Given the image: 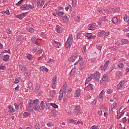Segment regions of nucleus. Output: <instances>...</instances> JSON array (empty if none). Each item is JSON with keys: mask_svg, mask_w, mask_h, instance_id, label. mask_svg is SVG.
Here are the masks:
<instances>
[{"mask_svg": "<svg viewBox=\"0 0 129 129\" xmlns=\"http://www.w3.org/2000/svg\"><path fill=\"white\" fill-rule=\"evenodd\" d=\"M71 38L69 37L66 42V48L67 49H68V48H70L71 47Z\"/></svg>", "mask_w": 129, "mask_h": 129, "instance_id": "4", "label": "nucleus"}, {"mask_svg": "<svg viewBox=\"0 0 129 129\" xmlns=\"http://www.w3.org/2000/svg\"><path fill=\"white\" fill-rule=\"evenodd\" d=\"M101 22H105L106 21V17L105 16L103 18L101 19Z\"/></svg>", "mask_w": 129, "mask_h": 129, "instance_id": "59", "label": "nucleus"}, {"mask_svg": "<svg viewBox=\"0 0 129 129\" xmlns=\"http://www.w3.org/2000/svg\"><path fill=\"white\" fill-rule=\"evenodd\" d=\"M14 106H15V108H16V109H19L20 106L18 104H17L16 103H15Z\"/></svg>", "mask_w": 129, "mask_h": 129, "instance_id": "51", "label": "nucleus"}, {"mask_svg": "<svg viewBox=\"0 0 129 129\" xmlns=\"http://www.w3.org/2000/svg\"><path fill=\"white\" fill-rule=\"evenodd\" d=\"M40 107L41 109L45 108V105H44V101H42L40 103Z\"/></svg>", "mask_w": 129, "mask_h": 129, "instance_id": "35", "label": "nucleus"}, {"mask_svg": "<svg viewBox=\"0 0 129 129\" xmlns=\"http://www.w3.org/2000/svg\"><path fill=\"white\" fill-rule=\"evenodd\" d=\"M40 71H42V72H44V71H45V72H48V71H49V70L44 66L41 67L40 69Z\"/></svg>", "mask_w": 129, "mask_h": 129, "instance_id": "23", "label": "nucleus"}, {"mask_svg": "<svg viewBox=\"0 0 129 129\" xmlns=\"http://www.w3.org/2000/svg\"><path fill=\"white\" fill-rule=\"evenodd\" d=\"M74 112L76 114H80V113H81V109L80 106H76L74 109Z\"/></svg>", "mask_w": 129, "mask_h": 129, "instance_id": "5", "label": "nucleus"}, {"mask_svg": "<svg viewBox=\"0 0 129 129\" xmlns=\"http://www.w3.org/2000/svg\"><path fill=\"white\" fill-rule=\"evenodd\" d=\"M27 14H28V13H23L21 14L18 15L16 16V18H18V19H22L25 17V16H26Z\"/></svg>", "mask_w": 129, "mask_h": 129, "instance_id": "12", "label": "nucleus"}, {"mask_svg": "<svg viewBox=\"0 0 129 129\" xmlns=\"http://www.w3.org/2000/svg\"><path fill=\"white\" fill-rule=\"evenodd\" d=\"M27 59H28V60H31V58H32V55L30 54H27Z\"/></svg>", "mask_w": 129, "mask_h": 129, "instance_id": "49", "label": "nucleus"}, {"mask_svg": "<svg viewBox=\"0 0 129 129\" xmlns=\"http://www.w3.org/2000/svg\"><path fill=\"white\" fill-rule=\"evenodd\" d=\"M20 81L18 79V78L15 79V81H14L15 84H17V83H19Z\"/></svg>", "mask_w": 129, "mask_h": 129, "instance_id": "57", "label": "nucleus"}, {"mask_svg": "<svg viewBox=\"0 0 129 129\" xmlns=\"http://www.w3.org/2000/svg\"><path fill=\"white\" fill-rule=\"evenodd\" d=\"M124 114V111H122L120 113V115L118 116V115H117V118H120V117H121V116H122V115H123Z\"/></svg>", "mask_w": 129, "mask_h": 129, "instance_id": "39", "label": "nucleus"}, {"mask_svg": "<svg viewBox=\"0 0 129 129\" xmlns=\"http://www.w3.org/2000/svg\"><path fill=\"white\" fill-rule=\"evenodd\" d=\"M20 9L22 11H29V7H28V5H27L21 6Z\"/></svg>", "mask_w": 129, "mask_h": 129, "instance_id": "13", "label": "nucleus"}, {"mask_svg": "<svg viewBox=\"0 0 129 129\" xmlns=\"http://www.w3.org/2000/svg\"><path fill=\"white\" fill-rule=\"evenodd\" d=\"M56 79H57V77L54 76L52 80L51 85H55L56 84Z\"/></svg>", "mask_w": 129, "mask_h": 129, "instance_id": "30", "label": "nucleus"}, {"mask_svg": "<svg viewBox=\"0 0 129 129\" xmlns=\"http://www.w3.org/2000/svg\"><path fill=\"white\" fill-rule=\"evenodd\" d=\"M39 101L38 99H36L33 101L31 100L29 103V107H30V108H32V106H33L34 104H37V103H39Z\"/></svg>", "mask_w": 129, "mask_h": 129, "instance_id": "3", "label": "nucleus"}, {"mask_svg": "<svg viewBox=\"0 0 129 129\" xmlns=\"http://www.w3.org/2000/svg\"><path fill=\"white\" fill-rule=\"evenodd\" d=\"M50 105L51 106H53L54 108H58V105L55 104V103H51Z\"/></svg>", "mask_w": 129, "mask_h": 129, "instance_id": "37", "label": "nucleus"}, {"mask_svg": "<svg viewBox=\"0 0 129 129\" xmlns=\"http://www.w3.org/2000/svg\"><path fill=\"white\" fill-rule=\"evenodd\" d=\"M58 16H59V17H60V18H62V17L63 16V15H64V13L63 12H58L57 13Z\"/></svg>", "mask_w": 129, "mask_h": 129, "instance_id": "43", "label": "nucleus"}, {"mask_svg": "<svg viewBox=\"0 0 129 129\" xmlns=\"http://www.w3.org/2000/svg\"><path fill=\"white\" fill-rule=\"evenodd\" d=\"M82 53H86V47H84L82 49Z\"/></svg>", "mask_w": 129, "mask_h": 129, "instance_id": "55", "label": "nucleus"}, {"mask_svg": "<svg viewBox=\"0 0 129 129\" xmlns=\"http://www.w3.org/2000/svg\"><path fill=\"white\" fill-rule=\"evenodd\" d=\"M80 61H83V58L82 57H80L79 58V59H78V61H77L75 63L74 65H77L78 64V63L80 62Z\"/></svg>", "mask_w": 129, "mask_h": 129, "instance_id": "33", "label": "nucleus"}, {"mask_svg": "<svg viewBox=\"0 0 129 129\" xmlns=\"http://www.w3.org/2000/svg\"><path fill=\"white\" fill-rule=\"evenodd\" d=\"M108 35H109V32L108 31L105 32V31L102 30L98 33L99 37H101V36H108Z\"/></svg>", "mask_w": 129, "mask_h": 129, "instance_id": "6", "label": "nucleus"}, {"mask_svg": "<svg viewBox=\"0 0 129 129\" xmlns=\"http://www.w3.org/2000/svg\"><path fill=\"white\" fill-rule=\"evenodd\" d=\"M41 128V125H40V123H36L33 128V129H40Z\"/></svg>", "mask_w": 129, "mask_h": 129, "instance_id": "29", "label": "nucleus"}, {"mask_svg": "<svg viewBox=\"0 0 129 129\" xmlns=\"http://www.w3.org/2000/svg\"><path fill=\"white\" fill-rule=\"evenodd\" d=\"M41 36L42 38H45V39H48V37H46V35H45V33H44V32L41 33Z\"/></svg>", "mask_w": 129, "mask_h": 129, "instance_id": "52", "label": "nucleus"}, {"mask_svg": "<svg viewBox=\"0 0 129 129\" xmlns=\"http://www.w3.org/2000/svg\"><path fill=\"white\" fill-rule=\"evenodd\" d=\"M122 121L123 123H125L126 122V117H124L122 119Z\"/></svg>", "mask_w": 129, "mask_h": 129, "instance_id": "56", "label": "nucleus"}, {"mask_svg": "<svg viewBox=\"0 0 129 129\" xmlns=\"http://www.w3.org/2000/svg\"><path fill=\"white\" fill-rule=\"evenodd\" d=\"M19 88H20V87H19V86H17V87H16V88H15V90L16 91H19Z\"/></svg>", "mask_w": 129, "mask_h": 129, "instance_id": "64", "label": "nucleus"}, {"mask_svg": "<svg viewBox=\"0 0 129 129\" xmlns=\"http://www.w3.org/2000/svg\"><path fill=\"white\" fill-rule=\"evenodd\" d=\"M60 46H61V43L57 42V44H56V48H60Z\"/></svg>", "mask_w": 129, "mask_h": 129, "instance_id": "58", "label": "nucleus"}, {"mask_svg": "<svg viewBox=\"0 0 129 129\" xmlns=\"http://www.w3.org/2000/svg\"><path fill=\"white\" fill-rule=\"evenodd\" d=\"M28 9H34V8H35V7L31 6V5H28Z\"/></svg>", "mask_w": 129, "mask_h": 129, "instance_id": "61", "label": "nucleus"}, {"mask_svg": "<svg viewBox=\"0 0 129 129\" xmlns=\"http://www.w3.org/2000/svg\"><path fill=\"white\" fill-rule=\"evenodd\" d=\"M91 79H92V77H91V76L89 77L88 79L86 80L85 84H88V83L90 82V80H91Z\"/></svg>", "mask_w": 129, "mask_h": 129, "instance_id": "31", "label": "nucleus"}, {"mask_svg": "<svg viewBox=\"0 0 129 129\" xmlns=\"http://www.w3.org/2000/svg\"><path fill=\"white\" fill-rule=\"evenodd\" d=\"M123 66H124V65L122 63H120L118 65L119 68H123Z\"/></svg>", "mask_w": 129, "mask_h": 129, "instance_id": "45", "label": "nucleus"}, {"mask_svg": "<svg viewBox=\"0 0 129 129\" xmlns=\"http://www.w3.org/2000/svg\"><path fill=\"white\" fill-rule=\"evenodd\" d=\"M44 4L45 2L43 0H38V1L37 2L38 8H40L39 7H41V8H42V7H43Z\"/></svg>", "mask_w": 129, "mask_h": 129, "instance_id": "9", "label": "nucleus"}, {"mask_svg": "<svg viewBox=\"0 0 129 129\" xmlns=\"http://www.w3.org/2000/svg\"><path fill=\"white\" fill-rule=\"evenodd\" d=\"M30 114H31V113L25 112L23 114V116H25V117L29 116Z\"/></svg>", "mask_w": 129, "mask_h": 129, "instance_id": "42", "label": "nucleus"}, {"mask_svg": "<svg viewBox=\"0 0 129 129\" xmlns=\"http://www.w3.org/2000/svg\"><path fill=\"white\" fill-rule=\"evenodd\" d=\"M78 55L77 54V53H73L71 56H70L69 58V61L70 62H75L76 59H78Z\"/></svg>", "mask_w": 129, "mask_h": 129, "instance_id": "2", "label": "nucleus"}, {"mask_svg": "<svg viewBox=\"0 0 129 129\" xmlns=\"http://www.w3.org/2000/svg\"><path fill=\"white\" fill-rule=\"evenodd\" d=\"M118 22L117 18L116 17H113L112 19V23L113 24H114V25L116 24V23Z\"/></svg>", "mask_w": 129, "mask_h": 129, "instance_id": "27", "label": "nucleus"}, {"mask_svg": "<svg viewBox=\"0 0 129 129\" xmlns=\"http://www.w3.org/2000/svg\"><path fill=\"white\" fill-rule=\"evenodd\" d=\"M56 28L57 33H62V28H61V26L56 25Z\"/></svg>", "mask_w": 129, "mask_h": 129, "instance_id": "22", "label": "nucleus"}, {"mask_svg": "<svg viewBox=\"0 0 129 129\" xmlns=\"http://www.w3.org/2000/svg\"><path fill=\"white\" fill-rule=\"evenodd\" d=\"M8 112H11V113L15 112V109H14V108H13V107H12L11 105H9L8 106Z\"/></svg>", "mask_w": 129, "mask_h": 129, "instance_id": "17", "label": "nucleus"}, {"mask_svg": "<svg viewBox=\"0 0 129 129\" xmlns=\"http://www.w3.org/2000/svg\"><path fill=\"white\" fill-rule=\"evenodd\" d=\"M116 75L118 77V79L120 78V77L121 76V72L120 71H118L116 72Z\"/></svg>", "mask_w": 129, "mask_h": 129, "instance_id": "38", "label": "nucleus"}, {"mask_svg": "<svg viewBox=\"0 0 129 129\" xmlns=\"http://www.w3.org/2000/svg\"><path fill=\"white\" fill-rule=\"evenodd\" d=\"M50 113L52 115V116H54L56 115V114H57V111L55 109H52L51 110Z\"/></svg>", "mask_w": 129, "mask_h": 129, "instance_id": "24", "label": "nucleus"}, {"mask_svg": "<svg viewBox=\"0 0 129 129\" xmlns=\"http://www.w3.org/2000/svg\"><path fill=\"white\" fill-rule=\"evenodd\" d=\"M0 69L1 70H6V69H7V68H6V66H0Z\"/></svg>", "mask_w": 129, "mask_h": 129, "instance_id": "46", "label": "nucleus"}, {"mask_svg": "<svg viewBox=\"0 0 129 129\" xmlns=\"http://www.w3.org/2000/svg\"><path fill=\"white\" fill-rule=\"evenodd\" d=\"M39 90H40V85L37 84L35 85V88L34 89L35 93H38V92H39Z\"/></svg>", "mask_w": 129, "mask_h": 129, "instance_id": "19", "label": "nucleus"}, {"mask_svg": "<svg viewBox=\"0 0 129 129\" xmlns=\"http://www.w3.org/2000/svg\"><path fill=\"white\" fill-rule=\"evenodd\" d=\"M108 64H109V61H107L104 64V66L106 67V68L107 69V66H108Z\"/></svg>", "mask_w": 129, "mask_h": 129, "instance_id": "48", "label": "nucleus"}, {"mask_svg": "<svg viewBox=\"0 0 129 129\" xmlns=\"http://www.w3.org/2000/svg\"><path fill=\"white\" fill-rule=\"evenodd\" d=\"M122 45H124V44H127L128 43V40L127 39H122L121 40Z\"/></svg>", "mask_w": 129, "mask_h": 129, "instance_id": "32", "label": "nucleus"}, {"mask_svg": "<svg viewBox=\"0 0 129 129\" xmlns=\"http://www.w3.org/2000/svg\"><path fill=\"white\" fill-rule=\"evenodd\" d=\"M64 94V91L60 90L59 92L58 100H61L63 98V94Z\"/></svg>", "mask_w": 129, "mask_h": 129, "instance_id": "14", "label": "nucleus"}, {"mask_svg": "<svg viewBox=\"0 0 129 129\" xmlns=\"http://www.w3.org/2000/svg\"><path fill=\"white\" fill-rule=\"evenodd\" d=\"M95 25H96L95 23L89 24L88 27V30H91L92 31H93V30H95Z\"/></svg>", "mask_w": 129, "mask_h": 129, "instance_id": "10", "label": "nucleus"}, {"mask_svg": "<svg viewBox=\"0 0 129 129\" xmlns=\"http://www.w3.org/2000/svg\"><path fill=\"white\" fill-rule=\"evenodd\" d=\"M94 38H95V37L94 36L92 35V36H90L89 37L88 36L87 39H88V40H91L92 39H94Z\"/></svg>", "mask_w": 129, "mask_h": 129, "instance_id": "47", "label": "nucleus"}, {"mask_svg": "<svg viewBox=\"0 0 129 129\" xmlns=\"http://www.w3.org/2000/svg\"><path fill=\"white\" fill-rule=\"evenodd\" d=\"M63 91H64V94H66V93H68L66 95L67 97H69L70 96V93L72 92V88H68L67 87V84H64L63 87Z\"/></svg>", "mask_w": 129, "mask_h": 129, "instance_id": "1", "label": "nucleus"}, {"mask_svg": "<svg viewBox=\"0 0 129 129\" xmlns=\"http://www.w3.org/2000/svg\"><path fill=\"white\" fill-rule=\"evenodd\" d=\"M55 95H56V90H53L51 91L50 96L53 98V97H55Z\"/></svg>", "mask_w": 129, "mask_h": 129, "instance_id": "26", "label": "nucleus"}, {"mask_svg": "<svg viewBox=\"0 0 129 129\" xmlns=\"http://www.w3.org/2000/svg\"><path fill=\"white\" fill-rule=\"evenodd\" d=\"M23 2H24V0H20L17 4H16V6H18V5H22V4H23Z\"/></svg>", "mask_w": 129, "mask_h": 129, "instance_id": "54", "label": "nucleus"}, {"mask_svg": "<svg viewBox=\"0 0 129 129\" xmlns=\"http://www.w3.org/2000/svg\"><path fill=\"white\" fill-rule=\"evenodd\" d=\"M81 95V90L79 89L77 90L75 93V97H79Z\"/></svg>", "mask_w": 129, "mask_h": 129, "instance_id": "15", "label": "nucleus"}, {"mask_svg": "<svg viewBox=\"0 0 129 129\" xmlns=\"http://www.w3.org/2000/svg\"><path fill=\"white\" fill-rule=\"evenodd\" d=\"M93 76L96 81H99V79L100 78V74H99V72H96L94 74Z\"/></svg>", "mask_w": 129, "mask_h": 129, "instance_id": "7", "label": "nucleus"}, {"mask_svg": "<svg viewBox=\"0 0 129 129\" xmlns=\"http://www.w3.org/2000/svg\"><path fill=\"white\" fill-rule=\"evenodd\" d=\"M101 70H102L103 71H105L106 70V67H105L104 66H101L100 67Z\"/></svg>", "mask_w": 129, "mask_h": 129, "instance_id": "41", "label": "nucleus"}, {"mask_svg": "<svg viewBox=\"0 0 129 129\" xmlns=\"http://www.w3.org/2000/svg\"><path fill=\"white\" fill-rule=\"evenodd\" d=\"M101 46L99 45H97V48L98 49V50H99V51L101 50Z\"/></svg>", "mask_w": 129, "mask_h": 129, "instance_id": "63", "label": "nucleus"}, {"mask_svg": "<svg viewBox=\"0 0 129 129\" xmlns=\"http://www.w3.org/2000/svg\"><path fill=\"white\" fill-rule=\"evenodd\" d=\"M123 20L124 22H126V23L129 25V16H127L126 14H124L123 16Z\"/></svg>", "mask_w": 129, "mask_h": 129, "instance_id": "16", "label": "nucleus"}, {"mask_svg": "<svg viewBox=\"0 0 129 129\" xmlns=\"http://www.w3.org/2000/svg\"><path fill=\"white\" fill-rule=\"evenodd\" d=\"M125 84V82L124 81H122L121 82H120L117 86V88L118 90L121 89L122 88V86Z\"/></svg>", "mask_w": 129, "mask_h": 129, "instance_id": "8", "label": "nucleus"}, {"mask_svg": "<svg viewBox=\"0 0 129 129\" xmlns=\"http://www.w3.org/2000/svg\"><path fill=\"white\" fill-rule=\"evenodd\" d=\"M28 87L29 88V89H31V88H33V83L29 82L28 84Z\"/></svg>", "mask_w": 129, "mask_h": 129, "instance_id": "36", "label": "nucleus"}, {"mask_svg": "<svg viewBox=\"0 0 129 129\" xmlns=\"http://www.w3.org/2000/svg\"><path fill=\"white\" fill-rule=\"evenodd\" d=\"M68 122L69 123H72V122H74V120H73L72 119L68 120Z\"/></svg>", "mask_w": 129, "mask_h": 129, "instance_id": "60", "label": "nucleus"}, {"mask_svg": "<svg viewBox=\"0 0 129 129\" xmlns=\"http://www.w3.org/2000/svg\"><path fill=\"white\" fill-rule=\"evenodd\" d=\"M18 41H22V40H24V37H23V35H20L17 38Z\"/></svg>", "mask_w": 129, "mask_h": 129, "instance_id": "34", "label": "nucleus"}, {"mask_svg": "<svg viewBox=\"0 0 129 129\" xmlns=\"http://www.w3.org/2000/svg\"><path fill=\"white\" fill-rule=\"evenodd\" d=\"M108 79V77L106 75H104L103 77L102 78V81H107Z\"/></svg>", "mask_w": 129, "mask_h": 129, "instance_id": "28", "label": "nucleus"}, {"mask_svg": "<svg viewBox=\"0 0 129 129\" xmlns=\"http://www.w3.org/2000/svg\"><path fill=\"white\" fill-rule=\"evenodd\" d=\"M27 30L30 33H33V32H34V29H33V28H29L27 29Z\"/></svg>", "mask_w": 129, "mask_h": 129, "instance_id": "50", "label": "nucleus"}, {"mask_svg": "<svg viewBox=\"0 0 129 129\" xmlns=\"http://www.w3.org/2000/svg\"><path fill=\"white\" fill-rule=\"evenodd\" d=\"M68 19V17L66 16H64L62 17V20L64 21V20H67Z\"/></svg>", "mask_w": 129, "mask_h": 129, "instance_id": "62", "label": "nucleus"}, {"mask_svg": "<svg viewBox=\"0 0 129 129\" xmlns=\"http://www.w3.org/2000/svg\"><path fill=\"white\" fill-rule=\"evenodd\" d=\"M19 68L20 70L23 72H26L27 71V68H26V67L24 66L23 65L20 64L19 66Z\"/></svg>", "mask_w": 129, "mask_h": 129, "instance_id": "18", "label": "nucleus"}, {"mask_svg": "<svg viewBox=\"0 0 129 129\" xmlns=\"http://www.w3.org/2000/svg\"><path fill=\"white\" fill-rule=\"evenodd\" d=\"M31 41H32V43H33L34 44H36L38 46H40V45L38 43V40H37V39H36L34 37H32L31 38Z\"/></svg>", "mask_w": 129, "mask_h": 129, "instance_id": "21", "label": "nucleus"}, {"mask_svg": "<svg viewBox=\"0 0 129 129\" xmlns=\"http://www.w3.org/2000/svg\"><path fill=\"white\" fill-rule=\"evenodd\" d=\"M3 60V61H5V62H8V61L10 60V55H4Z\"/></svg>", "mask_w": 129, "mask_h": 129, "instance_id": "20", "label": "nucleus"}, {"mask_svg": "<svg viewBox=\"0 0 129 129\" xmlns=\"http://www.w3.org/2000/svg\"><path fill=\"white\" fill-rule=\"evenodd\" d=\"M32 107H33V109L35 110V111H38V110L40 109V105L38 104L32 105Z\"/></svg>", "mask_w": 129, "mask_h": 129, "instance_id": "11", "label": "nucleus"}, {"mask_svg": "<svg viewBox=\"0 0 129 129\" xmlns=\"http://www.w3.org/2000/svg\"><path fill=\"white\" fill-rule=\"evenodd\" d=\"M88 88H91L92 90H93V85L91 84H89V85L87 87V89H88Z\"/></svg>", "mask_w": 129, "mask_h": 129, "instance_id": "40", "label": "nucleus"}, {"mask_svg": "<svg viewBox=\"0 0 129 129\" xmlns=\"http://www.w3.org/2000/svg\"><path fill=\"white\" fill-rule=\"evenodd\" d=\"M72 6L73 8H75L77 6V0H72Z\"/></svg>", "mask_w": 129, "mask_h": 129, "instance_id": "25", "label": "nucleus"}, {"mask_svg": "<svg viewBox=\"0 0 129 129\" xmlns=\"http://www.w3.org/2000/svg\"><path fill=\"white\" fill-rule=\"evenodd\" d=\"M91 129H98V126L94 125L91 127Z\"/></svg>", "mask_w": 129, "mask_h": 129, "instance_id": "44", "label": "nucleus"}, {"mask_svg": "<svg viewBox=\"0 0 129 129\" xmlns=\"http://www.w3.org/2000/svg\"><path fill=\"white\" fill-rule=\"evenodd\" d=\"M114 67H115V64L113 63V64L111 65V67L110 68L111 71L113 70L114 69Z\"/></svg>", "mask_w": 129, "mask_h": 129, "instance_id": "53", "label": "nucleus"}]
</instances>
